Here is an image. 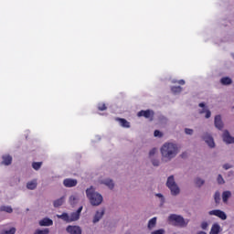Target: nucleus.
<instances>
[{"label":"nucleus","mask_w":234,"mask_h":234,"mask_svg":"<svg viewBox=\"0 0 234 234\" xmlns=\"http://www.w3.org/2000/svg\"><path fill=\"white\" fill-rule=\"evenodd\" d=\"M216 204H220V192L217 191L214 195Z\"/></svg>","instance_id":"obj_28"},{"label":"nucleus","mask_w":234,"mask_h":234,"mask_svg":"<svg viewBox=\"0 0 234 234\" xmlns=\"http://www.w3.org/2000/svg\"><path fill=\"white\" fill-rule=\"evenodd\" d=\"M220 83L222 85H231V83H233V80L229 77H223L220 80Z\"/></svg>","instance_id":"obj_19"},{"label":"nucleus","mask_w":234,"mask_h":234,"mask_svg":"<svg viewBox=\"0 0 234 234\" xmlns=\"http://www.w3.org/2000/svg\"><path fill=\"white\" fill-rule=\"evenodd\" d=\"M0 234H16V228H11L9 230L2 231Z\"/></svg>","instance_id":"obj_30"},{"label":"nucleus","mask_w":234,"mask_h":234,"mask_svg":"<svg viewBox=\"0 0 234 234\" xmlns=\"http://www.w3.org/2000/svg\"><path fill=\"white\" fill-rule=\"evenodd\" d=\"M195 184H196V186H197V187H201V186H204L205 181H204V179H201V178L197 177L196 179Z\"/></svg>","instance_id":"obj_27"},{"label":"nucleus","mask_w":234,"mask_h":234,"mask_svg":"<svg viewBox=\"0 0 234 234\" xmlns=\"http://www.w3.org/2000/svg\"><path fill=\"white\" fill-rule=\"evenodd\" d=\"M166 186L170 189V191H171L172 195H174V197H176V195L180 194V188L178 187V185H176V182H175L174 176H170L167 178Z\"/></svg>","instance_id":"obj_3"},{"label":"nucleus","mask_w":234,"mask_h":234,"mask_svg":"<svg viewBox=\"0 0 234 234\" xmlns=\"http://www.w3.org/2000/svg\"><path fill=\"white\" fill-rule=\"evenodd\" d=\"M164 233H165V231L162 229L152 232V234H164Z\"/></svg>","instance_id":"obj_40"},{"label":"nucleus","mask_w":234,"mask_h":234,"mask_svg":"<svg viewBox=\"0 0 234 234\" xmlns=\"http://www.w3.org/2000/svg\"><path fill=\"white\" fill-rule=\"evenodd\" d=\"M154 226H156V218H151L148 222V229H153V228H154Z\"/></svg>","instance_id":"obj_26"},{"label":"nucleus","mask_w":234,"mask_h":234,"mask_svg":"<svg viewBox=\"0 0 234 234\" xmlns=\"http://www.w3.org/2000/svg\"><path fill=\"white\" fill-rule=\"evenodd\" d=\"M98 109L99 111H107V106L105 105V103H99Z\"/></svg>","instance_id":"obj_31"},{"label":"nucleus","mask_w":234,"mask_h":234,"mask_svg":"<svg viewBox=\"0 0 234 234\" xmlns=\"http://www.w3.org/2000/svg\"><path fill=\"white\" fill-rule=\"evenodd\" d=\"M214 124L216 129L222 131L224 129V122H222V117L220 115H216L214 119Z\"/></svg>","instance_id":"obj_8"},{"label":"nucleus","mask_w":234,"mask_h":234,"mask_svg":"<svg viewBox=\"0 0 234 234\" xmlns=\"http://www.w3.org/2000/svg\"><path fill=\"white\" fill-rule=\"evenodd\" d=\"M177 83H178L179 85H186V80H180L177 81Z\"/></svg>","instance_id":"obj_43"},{"label":"nucleus","mask_w":234,"mask_h":234,"mask_svg":"<svg viewBox=\"0 0 234 234\" xmlns=\"http://www.w3.org/2000/svg\"><path fill=\"white\" fill-rule=\"evenodd\" d=\"M69 220L70 222H76V220H80V216L77 212H73L69 215Z\"/></svg>","instance_id":"obj_23"},{"label":"nucleus","mask_w":234,"mask_h":234,"mask_svg":"<svg viewBox=\"0 0 234 234\" xmlns=\"http://www.w3.org/2000/svg\"><path fill=\"white\" fill-rule=\"evenodd\" d=\"M207 226H208V224H207V222H206V221H204V222L201 223V228H202L203 229H207Z\"/></svg>","instance_id":"obj_39"},{"label":"nucleus","mask_w":234,"mask_h":234,"mask_svg":"<svg viewBox=\"0 0 234 234\" xmlns=\"http://www.w3.org/2000/svg\"><path fill=\"white\" fill-rule=\"evenodd\" d=\"M86 196L91 206H100L103 202V197L100 193H97L92 186L86 190Z\"/></svg>","instance_id":"obj_2"},{"label":"nucleus","mask_w":234,"mask_h":234,"mask_svg":"<svg viewBox=\"0 0 234 234\" xmlns=\"http://www.w3.org/2000/svg\"><path fill=\"white\" fill-rule=\"evenodd\" d=\"M154 154H156V148H153V149L149 152V156H154Z\"/></svg>","instance_id":"obj_36"},{"label":"nucleus","mask_w":234,"mask_h":234,"mask_svg":"<svg viewBox=\"0 0 234 234\" xmlns=\"http://www.w3.org/2000/svg\"><path fill=\"white\" fill-rule=\"evenodd\" d=\"M197 234H207V233H206L205 231H199L197 232Z\"/></svg>","instance_id":"obj_47"},{"label":"nucleus","mask_w":234,"mask_h":234,"mask_svg":"<svg viewBox=\"0 0 234 234\" xmlns=\"http://www.w3.org/2000/svg\"><path fill=\"white\" fill-rule=\"evenodd\" d=\"M64 203H65V197H62L58 199H56L53 202V206H54V207H59L60 206H63Z\"/></svg>","instance_id":"obj_17"},{"label":"nucleus","mask_w":234,"mask_h":234,"mask_svg":"<svg viewBox=\"0 0 234 234\" xmlns=\"http://www.w3.org/2000/svg\"><path fill=\"white\" fill-rule=\"evenodd\" d=\"M154 136H155V137H157V136L162 137V132L158 131V130H155L154 132Z\"/></svg>","instance_id":"obj_35"},{"label":"nucleus","mask_w":234,"mask_h":234,"mask_svg":"<svg viewBox=\"0 0 234 234\" xmlns=\"http://www.w3.org/2000/svg\"><path fill=\"white\" fill-rule=\"evenodd\" d=\"M203 140L204 142H206V144H207L208 147H210L211 149H213V147H215V141L213 140V136H211V134L206 133L203 134Z\"/></svg>","instance_id":"obj_6"},{"label":"nucleus","mask_w":234,"mask_h":234,"mask_svg":"<svg viewBox=\"0 0 234 234\" xmlns=\"http://www.w3.org/2000/svg\"><path fill=\"white\" fill-rule=\"evenodd\" d=\"M156 197H159V198H162L164 196H162V194H157Z\"/></svg>","instance_id":"obj_46"},{"label":"nucleus","mask_w":234,"mask_h":234,"mask_svg":"<svg viewBox=\"0 0 234 234\" xmlns=\"http://www.w3.org/2000/svg\"><path fill=\"white\" fill-rule=\"evenodd\" d=\"M3 162L2 164L4 165H10V164H12V156L10 155H3Z\"/></svg>","instance_id":"obj_18"},{"label":"nucleus","mask_w":234,"mask_h":234,"mask_svg":"<svg viewBox=\"0 0 234 234\" xmlns=\"http://www.w3.org/2000/svg\"><path fill=\"white\" fill-rule=\"evenodd\" d=\"M66 230L70 234H81V228L78 226H68Z\"/></svg>","instance_id":"obj_11"},{"label":"nucleus","mask_w":234,"mask_h":234,"mask_svg":"<svg viewBox=\"0 0 234 234\" xmlns=\"http://www.w3.org/2000/svg\"><path fill=\"white\" fill-rule=\"evenodd\" d=\"M161 154L163 158L166 160H171L178 154V147L173 143H166L161 148Z\"/></svg>","instance_id":"obj_1"},{"label":"nucleus","mask_w":234,"mask_h":234,"mask_svg":"<svg viewBox=\"0 0 234 234\" xmlns=\"http://www.w3.org/2000/svg\"><path fill=\"white\" fill-rule=\"evenodd\" d=\"M218 233H220V225H218V223H215L212 225L209 234H218Z\"/></svg>","instance_id":"obj_15"},{"label":"nucleus","mask_w":234,"mask_h":234,"mask_svg":"<svg viewBox=\"0 0 234 234\" xmlns=\"http://www.w3.org/2000/svg\"><path fill=\"white\" fill-rule=\"evenodd\" d=\"M54 224V221L52 219L46 218L39 221V226H52Z\"/></svg>","instance_id":"obj_14"},{"label":"nucleus","mask_w":234,"mask_h":234,"mask_svg":"<svg viewBox=\"0 0 234 234\" xmlns=\"http://www.w3.org/2000/svg\"><path fill=\"white\" fill-rule=\"evenodd\" d=\"M208 215H214V217H218V218H221V220H226V218H228L226 213L218 209L209 211Z\"/></svg>","instance_id":"obj_7"},{"label":"nucleus","mask_w":234,"mask_h":234,"mask_svg":"<svg viewBox=\"0 0 234 234\" xmlns=\"http://www.w3.org/2000/svg\"><path fill=\"white\" fill-rule=\"evenodd\" d=\"M168 220H170V222H176L177 226H181V228H186V226H187V222H186V219H184L183 217L176 214L170 215Z\"/></svg>","instance_id":"obj_4"},{"label":"nucleus","mask_w":234,"mask_h":234,"mask_svg":"<svg viewBox=\"0 0 234 234\" xmlns=\"http://www.w3.org/2000/svg\"><path fill=\"white\" fill-rule=\"evenodd\" d=\"M103 215H105L104 208L98 210L93 218V224H96V222H100V220H101V218H103Z\"/></svg>","instance_id":"obj_12"},{"label":"nucleus","mask_w":234,"mask_h":234,"mask_svg":"<svg viewBox=\"0 0 234 234\" xmlns=\"http://www.w3.org/2000/svg\"><path fill=\"white\" fill-rule=\"evenodd\" d=\"M199 107H202L204 109V107H206V104H204V102L199 103Z\"/></svg>","instance_id":"obj_45"},{"label":"nucleus","mask_w":234,"mask_h":234,"mask_svg":"<svg viewBox=\"0 0 234 234\" xmlns=\"http://www.w3.org/2000/svg\"><path fill=\"white\" fill-rule=\"evenodd\" d=\"M222 139L225 144H234V137H231L228 130L224 131Z\"/></svg>","instance_id":"obj_10"},{"label":"nucleus","mask_w":234,"mask_h":234,"mask_svg":"<svg viewBox=\"0 0 234 234\" xmlns=\"http://www.w3.org/2000/svg\"><path fill=\"white\" fill-rule=\"evenodd\" d=\"M185 133L186 134H193V129L186 128Z\"/></svg>","instance_id":"obj_38"},{"label":"nucleus","mask_w":234,"mask_h":234,"mask_svg":"<svg viewBox=\"0 0 234 234\" xmlns=\"http://www.w3.org/2000/svg\"><path fill=\"white\" fill-rule=\"evenodd\" d=\"M137 116L139 118H142V116L144 118H146L147 120H150V122H153V118H154V112L152 110H142L137 113Z\"/></svg>","instance_id":"obj_5"},{"label":"nucleus","mask_w":234,"mask_h":234,"mask_svg":"<svg viewBox=\"0 0 234 234\" xmlns=\"http://www.w3.org/2000/svg\"><path fill=\"white\" fill-rule=\"evenodd\" d=\"M152 164L153 165H154L155 167H158L160 165V161L154 159L152 160Z\"/></svg>","instance_id":"obj_34"},{"label":"nucleus","mask_w":234,"mask_h":234,"mask_svg":"<svg viewBox=\"0 0 234 234\" xmlns=\"http://www.w3.org/2000/svg\"><path fill=\"white\" fill-rule=\"evenodd\" d=\"M203 112H206V111H204V109L200 112V114H203Z\"/></svg>","instance_id":"obj_48"},{"label":"nucleus","mask_w":234,"mask_h":234,"mask_svg":"<svg viewBox=\"0 0 234 234\" xmlns=\"http://www.w3.org/2000/svg\"><path fill=\"white\" fill-rule=\"evenodd\" d=\"M58 218H61V220H64V222H70V217L68 213H62L61 215L57 216Z\"/></svg>","instance_id":"obj_20"},{"label":"nucleus","mask_w":234,"mask_h":234,"mask_svg":"<svg viewBox=\"0 0 234 234\" xmlns=\"http://www.w3.org/2000/svg\"><path fill=\"white\" fill-rule=\"evenodd\" d=\"M41 165H43L42 162H34L32 164V167L35 169V171H39V169H41Z\"/></svg>","instance_id":"obj_25"},{"label":"nucleus","mask_w":234,"mask_h":234,"mask_svg":"<svg viewBox=\"0 0 234 234\" xmlns=\"http://www.w3.org/2000/svg\"><path fill=\"white\" fill-rule=\"evenodd\" d=\"M205 118H211V112L209 110H206Z\"/></svg>","instance_id":"obj_41"},{"label":"nucleus","mask_w":234,"mask_h":234,"mask_svg":"<svg viewBox=\"0 0 234 234\" xmlns=\"http://www.w3.org/2000/svg\"><path fill=\"white\" fill-rule=\"evenodd\" d=\"M186 156H187V153L186 152L181 154V158H186Z\"/></svg>","instance_id":"obj_44"},{"label":"nucleus","mask_w":234,"mask_h":234,"mask_svg":"<svg viewBox=\"0 0 234 234\" xmlns=\"http://www.w3.org/2000/svg\"><path fill=\"white\" fill-rule=\"evenodd\" d=\"M101 184H104V186H107L109 189H114V182H112V179H104Z\"/></svg>","instance_id":"obj_16"},{"label":"nucleus","mask_w":234,"mask_h":234,"mask_svg":"<svg viewBox=\"0 0 234 234\" xmlns=\"http://www.w3.org/2000/svg\"><path fill=\"white\" fill-rule=\"evenodd\" d=\"M230 197H231V192L224 191L222 193V200H223V202L226 204V202H228V200H229Z\"/></svg>","instance_id":"obj_22"},{"label":"nucleus","mask_w":234,"mask_h":234,"mask_svg":"<svg viewBox=\"0 0 234 234\" xmlns=\"http://www.w3.org/2000/svg\"><path fill=\"white\" fill-rule=\"evenodd\" d=\"M27 189L34 190L36 187H37V181L32 180L27 184Z\"/></svg>","instance_id":"obj_21"},{"label":"nucleus","mask_w":234,"mask_h":234,"mask_svg":"<svg viewBox=\"0 0 234 234\" xmlns=\"http://www.w3.org/2000/svg\"><path fill=\"white\" fill-rule=\"evenodd\" d=\"M218 184L222 185L225 184L224 177H222V175L218 176Z\"/></svg>","instance_id":"obj_33"},{"label":"nucleus","mask_w":234,"mask_h":234,"mask_svg":"<svg viewBox=\"0 0 234 234\" xmlns=\"http://www.w3.org/2000/svg\"><path fill=\"white\" fill-rule=\"evenodd\" d=\"M76 200H78V197H76V196H71L69 197V204H71V206H74V204H76Z\"/></svg>","instance_id":"obj_32"},{"label":"nucleus","mask_w":234,"mask_h":234,"mask_svg":"<svg viewBox=\"0 0 234 234\" xmlns=\"http://www.w3.org/2000/svg\"><path fill=\"white\" fill-rule=\"evenodd\" d=\"M117 122H119L121 127H124L125 129H129V127H131V122L125 119L118 118Z\"/></svg>","instance_id":"obj_13"},{"label":"nucleus","mask_w":234,"mask_h":234,"mask_svg":"<svg viewBox=\"0 0 234 234\" xmlns=\"http://www.w3.org/2000/svg\"><path fill=\"white\" fill-rule=\"evenodd\" d=\"M231 167H233V165L229 164L223 165V169H226V171H228V169H231Z\"/></svg>","instance_id":"obj_37"},{"label":"nucleus","mask_w":234,"mask_h":234,"mask_svg":"<svg viewBox=\"0 0 234 234\" xmlns=\"http://www.w3.org/2000/svg\"><path fill=\"white\" fill-rule=\"evenodd\" d=\"M81 211H83V207H80L75 213H78V215H81Z\"/></svg>","instance_id":"obj_42"},{"label":"nucleus","mask_w":234,"mask_h":234,"mask_svg":"<svg viewBox=\"0 0 234 234\" xmlns=\"http://www.w3.org/2000/svg\"><path fill=\"white\" fill-rule=\"evenodd\" d=\"M65 187H76L78 186V180L72 178H66L63 181Z\"/></svg>","instance_id":"obj_9"},{"label":"nucleus","mask_w":234,"mask_h":234,"mask_svg":"<svg viewBox=\"0 0 234 234\" xmlns=\"http://www.w3.org/2000/svg\"><path fill=\"white\" fill-rule=\"evenodd\" d=\"M1 211H5V213H12V211H14V209H12V207H1Z\"/></svg>","instance_id":"obj_29"},{"label":"nucleus","mask_w":234,"mask_h":234,"mask_svg":"<svg viewBox=\"0 0 234 234\" xmlns=\"http://www.w3.org/2000/svg\"><path fill=\"white\" fill-rule=\"evenodd\" d=\"M171 91L173 92V94H180V92H182V87L173 86L171 87Z\"/></svg>","instance_id":"obj_24"}]
</instances>
